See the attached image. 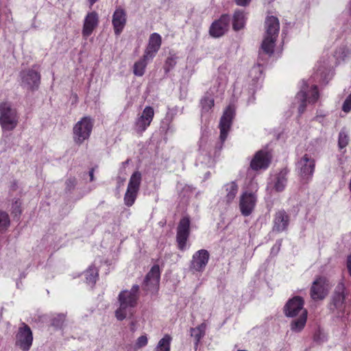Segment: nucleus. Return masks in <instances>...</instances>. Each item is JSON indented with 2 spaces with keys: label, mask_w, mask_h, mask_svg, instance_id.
Listing matches in <instances>:
<instances>
[{
  "label": "nucleus",
  "mask_w": 351,
  "mask_h": 351,
  "mask_svg": "<svg viewBox=\"0 0 351 351\" xmlns=\"http://www.w3.org/2000/svg\"><path fill=\"white\" fill-rule=\"evenodd\" d=\"M265 35L261 45L262 50L269 56L274 53L276 38L278 37L280 23L277 17L267 16L265 22Z\"/></svg>",
  "instance_id": "obj_1"
},
{
  "label": "nucleus",
  "mask_w": 351,
  "mask_h": 351,
  "mask_svg": "<svg viewBox=\"0 0 351 351\" xmlns=\"http://www.w3.org/2000/svg\"><path fill=\"white\" fill-rule=\"evenodd\" d=\"M176 64V61L174 58L169 57L165 61V70L167 73L169 72Z\"/></svg>",
  "instance_id": "obj_40"
},
{
  "label": "nucleus",
  "mask_w": 351,
  "mask_h": 351,
  "mask_svg": "<svg viewBox=\"0 0 351 351\" xmlns=\"http://www.w3.org/2000/svg\"><path fill=\"white\" fill-rule=\"evenodd\" d=\"M307 318V311H302V314L291 324V329L294 332L301 331L305 326Z\"/></svg>",
  "instance_id": "obj_26"
},
{
  "label": "nucleus",
  "mask_w": 351,
  "mask_h": 351,
  "mask_svg": "<svg viewBox=\"0 0 351 351\" xmlns=\"http://www.w3.org/2000/svg\"><path fill=\"white\" fill-rule=\"evenodd\" d=\"M271 155L266 151H258L252 158L250 167L253 170L265 169L269 167L271 162Z\"/></svg>",
  "instance_id": "obj_16"
},
{
  "label": "nucleus",
  "mask_w": 351,
  "mask_h": 351,
  "mask_svg": "<svg viewBox=\"0 0 351 351\" xmlns=\"http://www.w3.org/2000/svg\"><path fill=\"white\" fill-rule=\"evenodd\" d=\"M138 285H134L130 290L122 291L119 295L118 300L135 307L138 300Z\"/></svg>",
  "instance_id": "obj_20"
},
{
  "label": "nucleus",
  "mask_w": 351,
  "mask_h": 351,
  "mask_svg": "<svg viewBox=\"0 0 351 351\" xmlns=\"http://www.w3.org/2000/svg\"><path fill=\"white\" fill-rule=\"evenodd\" d=\"M119 307L115 311V317L118 320L122 321L128 315L133 314V308L134 307L125 304V302L119 301Z\"/></svg>",
  "instance_id": "obj_25"
},
{
  "label": "nucleus",
  "mask_w": 351,
  "mask_h": 351,
  "mask_svg": "<svg viewBox=\"0 0 351 351\" xmlns=\"http://www.w3.org/2000/svg\"><path fill=\"white\" fill-rule=\"evenodd\" d=\"M234 114V109L231 106H229L226 108L220 119L219 126L220 129V140L221 142H224L227 138Z\"/></svg>",
  "instance_id": "obj_10"
},
{
  "label": "nucleus",
  "mask_w": 351,
  "mask_h": 351,
  "mask_svg": "<svg viewBox=\"0 0 351 351\" xmlns=\"http://www.w3.org/2000/svg\"><path fill=\"white\" fill-rule=\"evenodd\" d=\"M171 341V337L169 335H165V337L159 341L154 351H170Z\"/></svg>",
  "instance_id": "obj_31"
},
{
  "label": "nucleus",
  "mask_w": 351,
  "mask_h": 351,
  "mask_svg": "<svg viewBox=\"0 0 351 351\" xmlns=\"http://www.w3.org/2000/svg\"><path fill=\"white\" fill-rule=\"evenodd\" d=\"M329 289L328 280L325 277H319L313 282L311 297L313 300H324L328 295Z\"/></svg>",
  "instance_id": "obj_9"
},
{
  "label": "nucleus",
  "mask_w": 351,
  "mask_h": 351,
  "mask_svg": "<svg viewBox=\"0 0 351 351\" xmlns=\"http://www.w3.org/2000/svg\"><path fill=\"white\" fill-rule=\"evenodd\" d=\"M86 282L93 285L97 280L98 276V271L96 267L90 266L85 273Z\"/></svg>",
  "instance_id": "obj_32"
},
{
  "label": "nucleus",
  "mask_w": 351,
  "mask_h": 351,
  "mask_svg": "<svg viewBox=\"0 0 351 351\" xmlns=\"http://www.w3.org/2000/svg\"><path fill=\"white\" fill-rule=\"evenodd\" d=\"M33 334L31 328L25 323L19 327L16 335V346H19L23 351H28L32 345Z\"/></svg>",
  "instance_id": "obj_6"
},
{
  "label": "nucleus",
  "mask_w": 351,
  "mask_h": 351,
  "mask_svg": "<svg viewBox=\"0 0 351 351\" xmlns=\"http://www.w3.org/2000/svg\"><path fill=\"white\" fill-rule=\"evenodd\" d=\"M319 97L317 88L316 86H312L311 90H308V86L304 82L301 87V90L297 94L295 99L300 103L298 107V112L301 114L306 108V101L308 100V103H315Z\"/></svg>",
  "instance_id": "obj_5"
},
{
  "label": "nucleus",
  "mask_w": 351,
  "mask_h": 351,
  "mask_svg": "<svg viewBox=\"0 0 351 351\" xmlns=\"http://www.w3.org/2000/svg\"><path fill=\"white\" fill-rule=\"evenodd\" d=\"M256 202V197L253 193H243L240 197L239 207L241 214L249 216L253 211Z\"/></svg>",
  "instance_id": "obj_11"
},
{
  "label": "nucleus",
  "mask_w": 351,
  "mask_h": 351,
  "mask_svg": "<svg viewBox=\"0 0 351 351\" xmlns=\"http://www.w3.org/2000/svg\"><path fill=\"white\" fill-rule=\"evenodd\" d=\"M89 176L90 178V181H93L94 180V169H92L89 172Z\"/></svg>",
  "instance_id": "obj_45"
},
{
  "label": "nucleus",
  "mask_w": 351,
  "mask_h": 351,
  "mask_svg": "<svg viewBox=\"0 0 351 351\" xmlns=\"http://www.w3.org/2000/svg\"><path fill=\"white\" fill-rule=\"evenodd\" d=\"M226 190L227 191V202H230L234 199L237 193L238 186L234 182H231L226 185Z\"/></svg>",
  "instance_id": "obj_30"
},
{
  "label": "nucleus",
  "mask_w": 351,
  "mask_h": 351,
  "mask_svg": "<svg viewBox=\"0 0 351 351\" xmlns=\"http://www.w3.org/2000/svg\"><path fill=\"white\" fill-rule=\"evenodd\" d=\"M126 23V14L121 8H117L112 16V25L114 33L119 35Z\"/></svg>",
  "instance_id": "obj_21"
},
{
  "label": "nucleus",
  "mask_w": 351,
  "mask_h": 351,
  "mask_svg": "<svg viewBox=\"0 0 351 351\" xmlns=\"http://www.w3.org/2000/svg\"><path fill=\"white\" fill-rule=\"evenodd\" d=\"M97 0H89L91 4L95 3Z\"/></svg>",
  "instance_id": "obj_46"
},
{
  "label": "nucleus",
  "mask_w": 351,
  "mask_h": 351,
  "mask_svg": "<svg viewBox=\"0 0 351 351\" xmlns=\"http://www.w3.org/2000/svg\"><path fill=\"white\" fill-rule=\"evenodd\" d=\"M346 287L343 280L337 285L335 295L333 297V303L337 308H340L344 303L346 294L345 293Z\"/></svg>",
  "instance_id": "obj_24"
},
{
  "label": "nucleus",
  "mask_w": 351,
  "mask_h": 351,
  "mask_svg": "<svg viewBox=\"0 0 351 351\" xmlns=\"http://www.w3.org/2000/svg\"><path fill=\"white\" fill-rule=\"evenodd\" d=\"M286 184L287 178L285 173L281 172L276 176L274 187L276 191L280 192L284 190Z\"/></svg>",
  "instance_id": "obj_33"
},
{
  "label": "nucleus",
  "mask_w": 351,
  "mask_h": 351,
  "mask_svg": "<svg viewBox=\"0 0 351 351\" xmlns=\"http://www.w3.org/2000/svg\"><path fill=\"white\" fill-rule=\"evenodd\" d=\"M190 220L188 217L181 219L177 228V241L179 248L184 249L186 242L189 235Z\"/></svg>",
  "instance_id": "obj_13"
},
{
  "label": "nucleus",
  "mask_w": 351,
  "mask_h": 351,
  "mask_svg": "<svg viewBox=\"0 0 351 351\" xmlns=\"http://www.w3.org/2000/svg\"><path fill=\"white\" fill-rule=\"evenodd\" d=\"M245 23V14L241 11H236L233 16V29L238 31L244 27Z\"/></svg>",
  "instance_id": "obj_27"
},
{
  "label": "nucleus",
  "mask_w": 351,
  "mask_h": 351,
  "mask_svg": "<svg viewBox=\"0 0 351 351\" xmlns=\"http://www.w3.org/2000/svg\"><path fill=\"white\" fill-rule=\"evenodd\" d=\"M209 259V253L206 250H200L195 252L190 265V269L195 271H202L204 269Z\"/></svg>",
  "instance_id": "obj_14"
},
{
  "label": "nucleus",
  "mask_w": 351,
  "mask_h": 351,
  "mask_svg": "<svg viewBox=\"0 0 351 351\" xmlns=\"http://www.w3.org/2000/svg\"><path fill=\"white\" fill-rule=\"evenodd\" d=\"M202 110L208 112L214 106V99L208 96H205L201 100Z\"/></svg>",
  "instance_id": "obj_35"
},
{
  "label": "nucleus",
  "mask_w": 351,
  "mask_h": 351,
  "mask_svg": "<svg viewBox=\"0 0 351 351\" xmlns=\"http://www.w3.org/2000/svg\"><path fill=\"white\" fill-rule=\"evenodd\" d=\"M66 187L69 190H71L72 188L74 187V186L75 184V182L73 180H69L66 181Z\"/></svg>",
  "instance_id": "obj_43"
},
{
  "label": "nucleus",
  "mask_w": 351,
  "mask_h": 351,
  "mask_svg": "<svg viewBox=\"0 0 351 351\" xmlns=\"http://www.w3.org/2000/svg\"><path fill=\"white\" fill-rule=\"evenodd\" d=\"M65 320L64 314H59L52 319V325L56 327H61Z\"/></svg>",
  "instance_id": "obj_39"
},
{
  "label": "nucleus",
  "mask_w": 351,
  "mask_h": 351,
  "mask_svg": "<svg viewBox=\"0 0 351 351\" xmlns=\"http://www.w3.org/2000/svg\"><path fill=\"white\" fill-rule=\"evenodd\" d=\"M349 143V136L348 132L343 129L339 134V147L342 149L348 145Z\"/></svg>",
  "instance_id": "obj_36"
},
{
  "label": "nucleus",
  "mask_w": 351,
  "mask_h": 351,
  "mask_svg": "<svg viewBox=\"0 0 351 351\" xmlns=\"http://www.w3.org/2000/svg\"><path fill=\"white\" fill-rule=\"evenodd\" d=\"M93 128V121L89 117H84L77 121L73 127V141L76 144L81 145L87 140Z\"/></svg>",
  "instance_id": "obj_3"
},
{
  "label": "nucleus",
  "mask_w": 351,
  "mask_h": 351,
  "mask_svg": "<svg viewBox=\"0 0 351 351\" xmlns=\"http://www.w3.org/2000/svg\"><path fill=\"white\" fill-rule=\"evenodd\" d=\"M315 167V160L307 154L304 155L297 162L299 175L304 180H309L311 178Z\"/></svg>",
  "instance_id": "obj_8"
},
{
  "label": "nucleus",
  "mask_w": 351,
  "mask_h": 351,
  "mask_svg": "<svg viewBox=\"0 0 351 351\" xmlns=\"http://www.w3.org/2000/svg\"><path fill=\"white\" fill-rule=\"evenodd\" d=\"M206 326V324L204 323H202L196 328H191V335L195 338V347L197 346L201 339L204 336Z\"/></svg>",
  "instance_id": "obj_28"
},
{
  "label": "nucleus",
  "mask_w": 351,
  "mask_h": 351,
  "mask_svg": "<svg viewBox=\"0 0 351 351\" xmlns=\"http://www.w3.org/2000/svg\"><path fill=\"white\" fill-rule=\"evenodd\" d=\"M19 116L16 109L8 103L0 104V125L3 131H12L18 125Z\"/></svg>",
  "instance_id": "obj_2"
},
{
  "label": "nucleus",
  "mask_w": 351,
  "mask_h": 351,
  "mask_svg": "<svg viewBox=\"0 0 351 351\" xmlns=\"http://www.w3.org/2000/svg\"><path fill=\"white\" fill-rule=\"evenodd\" d=\"M149 60L145 59V55H143L142 59L135 62L134 65V74L136 76H143L147 64V61Z\"/></svg>",
  "instance_id": "obj_29"
},
{
  "label": "nucleus",
  "mask_w": 351,
  "mask_h": 351,
  "mask_svg": "<svg viewBox=\"0 0 351 351\" xmlns=\"http://www.w3.org/2000/svg\"><path fill=\"white\" fill-rule=\"evenodd\" d=\"M342 110L345 112H349L351 110V93L347 97L342 106Z\"/></svg>",
  "instance_id": "obj_41"
},
{
  "label": "nucleus",
  "mask_w": 351,
  "mask_h": 351,
  "mask_svg": "<svg viewBox=\"0 0 351 351\" xmlns=\"http://www.w3.org/2000/svg\"><path fill=\"white\" fill-rule=\"evenodd\" d=\"M251 0H236V3L238 5L240 6H245L247 5Z\"/></svg>",
  "instance_id": "obj_42"
},
{
  "label": "nucleus",
  "mask_w": 351,
  "mask_h": 351,
  "mask_svg": "<svg viewBox=\"0 0 351 351\" xmlns=\"http://www.w3.org/2000/svg\"><path fill=\"white\" fill-rule=\"evenodd\" d=\"M304 300L300 296L293 297L289 300L285 306V313L287 317H295L302 314V311H306L303 308Z\"/></svg>",
  "instance_id": "obj_12"
},
{
  "label": "nucleus",
  "mask_w": 351,
  "mask_h": 351,
  "mask_svg": "<svg viewBox=\"0 0 351 351\" xmlns=\"http://www.w3.org/2000/svg\"><path fill=\"white\" fill-rule=\"evenodd\" d=\"M154 111L153 108L147 106L144 108L142 114L136 121V129L138 132H144L150 125L154 118Z\"/></svg>",
  "instance_id": "obj_17"
},
{
  "label": "nucleus",
  "mask_w": 351,
  "mask_h": 351,
  "mask_svg": "<svg viewBox=\"0 0 351 351\" xmlns=\"http://www.w3.org/2000/svg\"><path fill=\"white\" fill-rule=\"evenodd\" d=\"M10 220L8 214L0 210V234L4 232L10 226Z\"/></svg>",
  "instance_id": "obj_34"
},
{
  "label": "nucleus",
  "mask_w": 351,
  "mask_h": 351,
  "mask_svg": "<svg viewBox=\"0 0 351 351\" xmlns=\"http://www.w3.org/2000/svg\"><path fill=\"white\" fill-rule=\"evenodd\" d=\"M148 342V339L146 335H141L139 337L136 341L134 346V350L136 351L138 349H140L143 347H145Z\"/></svg>",
  "instance_id": "obj_37"
},
{
  "label": "nucleus",
  "mask_w": 351,
  "mask_h": 351,
  "mask_svg": "<svg viewBox=\"0 0 351 351\" xmlns=\"http://www.w3.org/2000/svg\"><path fill=\"white\" fill-rule=\"evenodd\" d=\"M21 202L19 199H14L12 204V211L16 216L21 213Z\"/></svg>",
  "instance_id": "obj_38"
},
{
  "label": "nucleus",
  "mask_w": 351,
  "mask_h": 351,
  "mask_svg": "<svg viewBox=\"0 0 351 351\" xmlns=\"http://www.w3.org/2000/svg\"><path fill=\"white\" fill-rule=\"evenodd\" d=\"M289 224V216L284 210L278 211L274 219V226L273 230L276 232L285 230Z\"/></svg>",
  "instance_id": "obj_23"
},
{
  "label": "nucleus",
  "mask_w": 351,
  "mask_h": 351,
  "mask_svg": "<svg viewBox=\"0 0 351 351\" xmlns=\"http://www.w3.org/2000/svg\"><path fill=\"white\" fill-rule=\"evenodd\" d=\"M22 79V85L27 89H36L40 81V74L34 70L23 71L21 73Z\"/></svg>",
  "instance_id": "obj_15"
},
{
  "label": "nucleus",
  "mask_w": 351,
  "mask_h": 351,
  "mask_svg": "<svg viewBox=\"0 0 351 351\" xmlns=\"http://www.w3.org/2000/svg\"><path fill=\"white\" fill-rule=\"evenodd\" d=\"M162 43L161 36L157 33L151 34L144 55L145 59H153Z\"/></svg>",
  "instance_id": "obj_19"
},
{
  "label": "nucleus",
  "mask_w": 351,
  "mask_h": 351,
  "mask_svg": "<svg viewBox=\"0 0 351 351\" xmlns=\"http://www.w3.org/2000/svg\"><path fill=\"white\" fill-rule=\"evenodd\" d=\"M237 351H246V350H239Z\"/></svg>",
  "instance_id": "obj_47"
},
{
  "label": "nucleus",
  "mask_w": 351,
  "mask_h": 351,
  "mask_svg": "<svg viewBox=\"0 0 351 351\" xmlns=\"http://www.w3.org/2000/svg\"><path fill=\"white\" fill-rule=\"evenodd\" d=\"M160 272L159 266L154 265L146 275L143 283V289L151 293L157 292L159 289Z\"/></svg>",
  "instance_id": "obj_7"
},
{
  "label": "nucleus",
  "mask_w": 351,
  "mask_h": 351,
  "mask_svg": "<svg viewBox=\"0 0 351 351\" xmlns=\"http://www.w3.org/2000/svg\"><path fill=\"white\" fill-rule=\"evenodd\" d=\"M347 268L350 276H351V254L347 258Z\"/></svg>",
  "instance_id": "obj_44"
},
{
  "label": "nucleus",
  "mask_w": 351,
  "mask_h": 351,
  "mask_svg": "<svg viewBox=\"0 0 351 351\" xmlns=\"http://www.w3.org/2000/svg\"><path fill=\"white\" fill-rule=\"evenodd\" d=\"M142 181V174L140 171H134L129 180L126 192L124 195V204L128 207L132 206L137 197L141 183Z\"/></svg>",
  "instance_id": "obj_4"
},
{
  "label": "nucleus",
  "mask_w": 351,
  "mask_h": 351,
  "mask_svg": "<svg viewBox=\"0 0 351 351\" xmlns=\"http://www.w3.org/2000/svg\"><path fill=\"white\" fill-rule=\"evenodd\" d=\"M98 23L97 14L95 12H90L87 14L84 23L82 34L84 36H89Z\"/></svg>",
  "instance_id": "obj_22"
},
{
  "label": "nucleus",
  "mask_w": 351,
  "mask_h": 351,
  "mask_svg": "<svg viewBox=\"0 0 351 351\" xmlns=\"http://www.w3.org/2000/svg\"><path fill=\"white\" fill-rule=\"evenodd\" d=\"M230 19L223 15L218 21H215L210 26V34L215 38L223 36L228 29Z\"/></svg>",
  "instance_id": "obj_18"
}]
</instances>
